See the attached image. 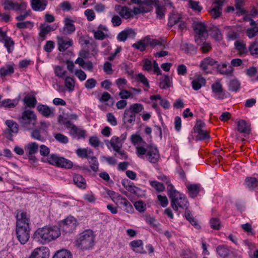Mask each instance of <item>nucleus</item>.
I'll return each instance as SVG.
<instances>
[{
	"label": "nucleus",
	"instance_id": "nucleus-13",
	"mask_svg": "<svg viewBox=\"0 0 258 258\" xmlns=\"http://www.w3.org/2000/svg\"><path fill=\"white\" fill-rule=\"evenodd\" d=\"M56 38L58 49L60 51H64L73 44V41L70 38L57 36Z\"/></svg>",
	"mask_w": 258,
	"mask_h": 258
},
{
	"label": "nucleus",
	"instance_id": "nucleus-45",
	"mask_svg": "<svg viewBox=\"0 0 258 258\" xmlns=\"http://www.w3.org/2000/svg\"><path fill=\"white\" fill-rule=\"evenodd\" d=\"M185 217L186 219L192 224L195 228L197 229H199L201 228V226L195 219V218L192 216V215L190 213L189 211H185L184 213Z\"/></svg>",
	"mask_w": 258,
	"mask_h": 258
},
{
	"label": "nucleus",
	"instance_id": "nucleus-9",
	"mask_svg": "<svg viewBox=\"0 0 258 258\" xmlns=\"http://www.w3.org/2000/svg\"><path fill=\"white\" fill-rule=\"evenodd\" d=\"M106 193L118 207L120 206L121 207V206L123 205L126 206V208L132 207V205L127 200L123 198L118 193L111 190H107Z\"/></svg>",
	"mask_w": 258,
	"mask_h": 258
},
{
	"label": "nucleus",
	"instance_id": "nucleus-32",
	"mask_svg": "<svg viewBox=\"0 0 258 258\" xmlns=\"http://www.w3.org/2000/svg\"><path fill=\"white\" fill-rule=\"evenodd\" d=\"M237 130L239 132L249 134L250 132V125L244 120L237 122Z\"/></svg>",
	"mask_w": 258,
	"mask_h": 258
},
{
	"label": "nucleus",
	"instance_id": "nucleus-15",
	"mask_svg": "<svg viewBox=\"0 0 258 258\" xmlns=\"http://www.w3.org/2000/svg\"><path fill=\"white\" fill-rule=\"evenodd\" d=\"M143 69L148 72L153 71L154 73L156 74L157 75H161L162 74L161 70L157 62L155 60L152 62L150 60L147 58L143 60Z\"/></svg>",
	"mask_w": 258,
	"mask_h": 258
},
{
	"label": "nucleus",
	"instance_id": "nucleus-3",
	"mask_svg": "<svg viewBox=\"0 0 258 258\" xmlns=\"http://www.w3.org/2000/svg\"><path fill=\"white\" fill-rule=\"evenodd\" d=\"M95 243V235L92 230L88 229L79 234L76 238L75 246L82 250L92 248Z\"/></svg>",
	"mask_w": 258,
	"mask_h": 258
},
{
	"label": "nucleus",
	"instance_id": "nucleus-25",
	"mask_svg": "<svg viewBox=\"0 0 258 258\" xmlns=\"http://www.w3.org/2000/svg\"><path fill=\"white\" fill-rule=\"evenodd\" d=\"M217 66V61L211 57L204 58L200 63V68L204 71H207L212 67Z\"/></svg>",
	"mask_w": 258,
	"mask_h": 258
},
{
	"label": "nucleus",
	"instance_id": "nucleus-10",
	"mask_svg": "<svg viewBox=\"0 0 258 258\" xmlns=\"http://www.w3.org/2000/svg\"><path fill=\"white\" fill-rule=\"evenodd\" d=\"M171 205L173 208L187 210L189 203L184 195L179 194L178 196L171 199Z\"/></svg>",
	"mask_w": 258,
	"mask_h": 258
},
{
	"label": "nucleus",
	"instance_id": "nucleus-4",
	"mask_svg": "<svg viewBox=\"0 0 258 258\" xmlns=\"http://www.w3.org/2000/svg\"><path fill=\"white\" fill-rule=\"evenodd\" d=\"M18 120L20 126L25 130H31L35 127L37 118L34 111L25 108L19 115Z\"/></svg>",
	"mask_w": 258,
	"mask_h": 258
},
{
	"label": "nucleus",
	"instance_id": "nucleus-2",
	"mask_svg": "<svg viewBox=\"0 0 258 258\" xmlns=\"http://www.w3.org/2000/svg\"><path fill=\"white\" fill-rule=\"evenodd\" d=\"M136 153L139 158L146 159L153 164L157 163L160 157L157 147L155 145H149L146 143L138 148Z\"/></svg>",
	"mask_w": 258,
	"mask_h": 258
},
{
	"label": "nucleus",
	"instance_id": "nucleus-50",
	"mask_svg": "<svg viewBox=\"0 0 258 258\" xmlns=\"http://www.w3.org/2000/svg\"><path fill=\"white\" fill-rule=\"evenodd\" d=\"M171 86V80L167 75H165L161 79L159 87L161 89H166Z\"/></svg>",
	"mask_w": 258,
	"mask_h": 258
},
{
	"label": "nucleus",
	"instance_id": "nucleus-16",
	"mask_svg": "<svg viewBox=\"0 0 258 258\" xmlns=\"http://www.w3.org/2000/svg\"><path fill=\"white\" fill-rule=\"evenodd\" d=\"M3 6L5 10L18 11L25 9L27 7V4L25 2L19 4L11 0H4Z\"/></svg>",
	"mask_w": 258,
	"mask_h": 258
},
{
	"label": "nucleus",
	"instance_id": "nucleus-26",
	"mask_svg": "<svg viewBox=\"0 0 258 258\" xmlns=\"http://www.w3.org/2000/svg\"><path fill=\"white\" fill-rule=\"evenodd\" d=\"M76 153L77 156L81 158H86L90 160L92 157L93 152L91 149L89 148H79L76 150Z\"/></svg>",
	"mask_w": 258,
	"mask_h": 258
},
{
	"label": "nucleus",
	"instance_id": "nucleus-6",
	"mask_svg": "<svg viewBox=\"0 0 258 258\" xmlns=\"http://www.w3.org/2000/svg\"><path fill=\"white\" fill-rule=\"evenodd\" d=\"M192 25L196 33L195 41L198 44H200L207 34V26L204 23L200 21L195 22Z\"/></svg>",
	"mask_w": 258,
	"mask_h": 258
},
{
	"label": "nucleus",
	"instance_id": "nucleus-28",
	"mask_svg": "<svg viewBox=\"0 0 258 258\" xmlns=\"http://www.w3.org/2000/svg\"><path fill=\"white\" fill-rule=\"evenodd\" d=\"M123 121L125 124L133 125L136 121V115L128 109H126L124 112Z\"/></svg>",
	"mask_w": 258,
	"mask_h": 258
},
{
	"label": "nucleus",
	"instance_id": "nucleus-30",
	"mask_svg": "<svg viewBox=\"0 0 258 258\" xmlns=\"http://www.w3.org/2000/svg\"><path fill=\"white\" fill-rule=\"evenodd\" d=\"M130 140L132 144L135 146L136 151L138 149V148L146 143L140 135L138 134L132 135L130 137Z\"/></svg>",
	"mask_w": 258,
	"mask_h": 258
},
{
	"label": "nucleus",
	"instance_id": "nucleus-14",
	"mask_svg": "<svg viewBox=\"0 0 258 258\" xmlns=\"http://www.w3.org/2000/svg\"><path fill=\"white\" fill-rule=\"evenodd\" d=\"M0 42L3 43L7 49L8 53H12L14 48V42L12 38L7 35L0 28Z\"/></svg>",
	"mask_w": 258,
	"mask_h": 258
},
{
	"label": "nucleus",
	"instance_id": "nucleus-29",
	"mask_svg": "<svg viewBox=\"0 0 258 258\" xmlns=\"http://www.w3.org/2000/svg\"><path fill=\"white\" fill-rule=\"evenodd\" d=\"M54 30L55 29L52 28L50 25H41L40 32L39 33L38 40L40 42L44 41L46 39V36L48 33Z\"/></svg>",
	"mask_w": 258,
	"mask_h": 258
},
{
	"label": "nucleus",
	"instance_id": "nucleus-22",
	"mask_svg": "<svg viewBox=\"0 0 258 258\" xmlns=\"http://www.w3.org/2000/svg\"><path fill=\"white\" fill-rule=\"evenodd\" d=\"M212 90L214 93V96L218 99H223L225 97V93L223 91L222 85L219 81L214 83L212 86Z\"/></svg>",
	"mask_w": 258,
	"mask_h": 258
},
{
	"label": "nucleus",
	"instance_id": "nucleus-1",
	"mask_svg": "<svg viewBox=\"0 0 258 258\" xmlns=\"http://www.w3.org/2000/svg\"><path fill=\"white\" fill-rule=\"evenodd\" d=\"M60 235V230L56 226H45L38 228L34 233L32 238L36 242L42 244L48 243Z\"/></svg>",
	"mask_w": 258,
	"mask_h": 258
},
{
	"label": "nucleus",
	"instance_id": "nucleus-24",
	"mask_svg": "<svg viewBox=\"0 0 258 258\" xmlns=\"http://www.w3.org/2000/svg\"><path fill=\"white\" fill-rule=\"evenodd\" d=\"M47 5L46 0H31V6L35 11H43Z\"/></svg>",
	"mask_w": 258,
	"mask_h": 258
},
{
	"label": "nucleus",
	"instance_id": "nucleus-62",
	"mask_svg": "<svg viewBox=\"0 0 258 258\" xmlns=\"http://www.w3.org/2000/svg\"><path fill=\"white\" fill-rule=\"evenodd\" d=\"M188 4L189 7L195 11L200 12L202 10V7L200 5L198 2L189 0Z\"/></svg>",
	"mask_w": 258,
	"mask_h": 258
},
{
	"label": "nucleus",
	"instance_id": "nucleus-23",
	"mask_svg": "<svg viewBox=\"0 0 258 258\" xmlns=\"http://www.w3.org/2000/svg\"><path fill=\"white\" fill-rule=\"evenodd\" d=\"M136 33L132 29H126L120 32L117 35V40L119 41H125L128 38H134Z\"/></svg>",
	"mask_w": 258,
	"mask_h": 258
},
{
	"label": "nucleus",
	"instance_id": "nucleus-54",
	"mask_svg": "<svg viewBox=\"0 0 258 258\" xmlns=\"http://www.w3.org/2000/svg\"><path fill=\"white\" fill-rule=\"evenodd\" d=\"M147 41H148V39L145 38L143 40H141L137 43L134 44L133 47L143 51L145 50L148 46Z\"/></svg>",
	"mask_w": 258,
	"mask_h": 258
},
{
	"label": "nucleus",
	"instance_id": "nucleus-21",
	"mask_svg": "<svg viewBox=\"0 0 258 258\" xmlns=\"http://www.w3.org/2000/svg\"><path fill=\"white\" fill-rule=\"evenodd\" d=\"M115 10L122 18L128 19L133 18L132 10L126 6L117 5Z\"/></svg>",
	"mask_w": 258,
	"mask_h": 258
},
{
	"label": "nucleus",
	"instance_id": "nucleus-59",
	"mask_svg": "<svg viewBox=\"0 0 258 258\" xmlns=\"http://www.w3.org/2000/svg\"><path fill=\"white\" fill-rule=\"evenodd\" d=\"M196 132L198 133V135L196 137V138L198 140H204L209 139L210 138L209 132H208L207 130H203Z\"/></svg>",
	"mask_w": 258,
	"mask_h": 258
},
{
	"label": "nucleus",
	"instance_id": "nucleus-20",
	"mask_svg": "<svg viewBox=\"0 0 258 258\" xmlns=\"http://www.w3.org/2000/svg\"><path fill=\"white\" fill-rule=\"evenodd\" d=\"M16 219V225L30 226V215L26 211L18 212Z\"/></svg>",
	"mask_w": 258,
	"mask_h": 258
},
{
	"label": "nucleus",
	"instance_id": "nucleus-37",
	"mask_svg": "<svg viewBox=\"0 0 258 258\" xmlns=\"http://www.w3.org/2000/svg\"><path fill=\"white\" fill-rule=\"evenodd\" d=\"M205 84V80L200 75L196 76L195 78L191 82L192 88L195 90H199L201 88L202 85Z\"/></svg>",
	"mask_w": 258,
	"mask_h": 258
},
{
	"label": "nucleus",
	"instance_id": "nucleus-39",
	"mask_svg": "<svg viewBox=\"0 0 258 258\" xmlns=\"http://www.w3.org/2000/svg\"><path fill=\"white\" fill-rule=\"evenodd\" d=\"M110 144L115 151H119L121 149L123 143L120 142L118 137L113 136L110 141Z\"/></svg>",
	"mask_w": 258,
	"mask_h": 258
},
{
	"label": "nucleus",
	"instance_id": "nucleus-64",
	"mask_svg": "<svg viewBox=\"0 0 258 258\" xmlns=\"http://www.w3.org/2000/svg\"><path fill=\"white\" fill-rule=\"evenodd\" d=\"M246 35L250 39H251L258 34V27L254 26L252 28H248L246 31Z\"/></svg>",
	"mask_w": 258,
	"mask_h": 258
},
{
	"label": "nucleus",
	"instance_id": "nucleus-47",
	"mask_svg": "<svg viewBox=\"0 0 258 258\" xmlns=\"http://www.w3.org/2000/svg\"><path fill=\"white\" fill-rule=\"evenodd\" d=\"M127 109L136 115V114L141 112L144 110V107L143 104L137 103L131 105Z\"/></svg>",
	"mask_w": 258,
	"mask_h": 258
},
{
	"label": "nucleus",
	"instance_id": "nucleus-34",
	"mask_svg": "<svg viewBox=\"0 0 258 258\" xmlns=\"http://www.w3.org/2000/svg\"><path fill=\"white\" fill-rule=\"evenodd\" d=\"M245 183L250 190H253L258 186V177H248L245 178Z\"/></svg>",
	"mask_w": 258,
	"mask_h": 258
},
{
	"label": "nucleus",
	"instance_id": "nucleus-60",
	"mask_svg": "<svg viewBox=\"0 0 258 258\" xmlns=\"http://www.w3.org/2000/svg\"><path fill=\"white\" fill-rule=\"evenodd\" d=\"M53 136L55 139L59 143L67 144L69 142L68 138L63 134L60 133L54 134Z\"/></svg>",
	"mask_w": 258,
	"mask_h": 258
},
{
	"label": "nucleus",
	"instance_id": "nucleus-48",
	"mask_svg": "<svg viewBox=\"0 0 258 258\" xmlns=\"http://www.w3.org/2000/svg\"><path fill=\"white\" fill-rule=\"evenodd\" d=\"M52 258H72V255L69 251L62 249L57 251Z\"/></svg>",
	"mask_w": 258,
	"mask_h": 258
},
{
	"label": "nucleus",
	"instance_id": "nucleus-27",
	"mask_svg": "<svg viewBox=\"0 0 258 258\" xmlns=\"http://www.w3.org/2000/svg\"><path fill=\"white\" fill-rule=\"evenodd\" d=\"M236 50L239 55H246L248 53V49L246 44L240 40H236L234 43Z\"/></svg>",
	"mask_w": 258,
	"mask_h": 258
},
{
	"label": "nucleus",
	"instance_id": "nucleus-49",
	"mask_svg": "<svg viewBox=\"0 0 258 258\" xmlns=\"http://www.w3.org/2000/svg\"><path fill=\"white\" fill-rule=\"evenodd\" d=\"M218 70L220 73L224 75L231 74L233 72V69L230 66H228L226 63H223L219 66Z\"/></svg>",
	"mask_w": 258,
	"mask_h": 258
},
{
	"label": "nucleus",
	"instance_id": "nucleus-31",
	"mask_svg": "<svg viewBox=\"0 0 258 258\" xmlns=\"http://www.w3.org/2000/svg\"><path fill=\"white\" fill-rule=\"evenodd\" d=\"M37 109L43 116L46 117L53 115L54 111L53 109H51L45 105H39L37 107Z\"/></svg>",
	"mask_w": 258,
	"mask_h": 258
},
{
	"label": "nucleus",
	"instance_id": "nucleus-35",
	"mask_svg": "<svg viewBox=\"0 0 258 258\" xmlns=\"http://www.w3.org/2000/svg\"><path fill=\"white\" fill-rule=\"evenodd\" d=\"M73 181L75 184L79 188L85 189L87 184L85 178L80 174H75L73 176Z\"/></svg>",
	"mask_w": 258,
	"mask_h": 258
},
{
	"label": "nucleus",
	"instance_id": "nucleus-56",
	"mask_svg": "<svg viewBox=\"0 0 258 258\" xmlns=\"http://www.w3.org/2000/svg\"><path fill=\"white\" fill-rule=\"evenodd\" d=\"M167 189L168 191V195L169 197L172 199L179 194L174 188V186L170 183H168L167 186Z\"/></svg>",
	"mask_w": 258,
	"mask_h": 258
},
{
	"label": "nucleus",
	"instance_id": "nucleus-40",
	"mask_svg": "<svg viewBox=\"0 0 258 258\" xmlns=\"http://www.w3.org/2000/svg\"><path fill=\"white\" fill-rule=\"evenodd\" d=\"M249 52L251 55L258 57V39H255L253 42L250 43L248 52Z\"/></svg>",
	"mask_w": 258,
	"mask_h": 258
},
{
	"label": "nucleus",
	"instance_id": "nucleus-11",
	"mask_svg": "<svg viewBox=\"0 0 258 258\" xmlns=\"http://www.w3.org/2000/svg\"><path fill=\"white\" fill-rule=\"evenodd\" d=\"M168 26L170 27L175 26L181 30H183L186 28L185 23L183 21L180 15L178 14H173L169 17Z\"/></svg>",
	"mask_w": 258,
	"mask_h": 258
},
{
	"label": "nucleus",
	"instance_id": "nucleus-57",
	"mask_svg": "<svg viewBox=\"0 0 258 258\" xmlns=\"http://www.w3.org/2000/svg\"><path fill=\"white\" fill-rule=\"evenodd\" d=\"M222 8L220 6H214L210 10L209 12L212 18L216 19L219 17L221 14Z\"/></svg>",
	"mask_w": 258,
	"mask_h": 258
},
{
	"label": "nucleus",
	"instance_id": "nucleus-63",
	"mask_svg": "<svg viewBox=\"0 0 258 258\" xmlns=\"http://www.w3.org/2000/svg\"><path fill=\"white\" fill-rule=\"evenodd\" d=\"M145 220L147 223L154 227H157L158 225L159 224L154 217L151 216L149 215H145Z\"/></svg>",
	"mask_w": 258,
	"mask_h": 258
},
{
	"label": "nucleus",
	"instance_id": "nucleus-38",
	"mask_svg": "<svg viewBox=\"0 0 258 258\" xmlns=\"http://www.w3.org/2000/svg\"><path fill=\"white\" fill-rule=\"evenodd\" d=\"M24 149L29 155H32L38 151V145L35 142H31L26 145Z\"/></svg>",
	"mask_w": 258,
	"mask_h": 258
},
{
	"label": "nucleus",
	"instance_id": "nucleus-55",
	"mask_svg": "<svg viewBox=\"0 0 258 258\" xmlns=\"http://www.w3.org/2000/svg\"><path fill=\"white\" fill-rule=\"evenodd\" d=\"M150 185L158 192L163 191L165 189L164 184L158 181H150Z\"/></svg>",
	"mask_w": 258,
	"mask_h": 258
},
{
	"label": "nucleus",
	"instance_id": "nucleus-52",
	"mask_svg": "<svg viewBox=\"0 0 258 258\" xmlns=\"http://www.w3.org/2000/svg\"><path fill=\"white\" fill-rule=\"evenodd\" d=\"M5 123L12 133H17L18 132V124L15 121L12 120H7Z\"/></svg>",
	"mask_w": 258,
	"mask_h": 258
},
{
	"label": "nucleus",
	"instance_id": "nucleus-61",
	"mask_svg": "<svg viewBox=\"0 0 258 258\" xmlns=\"http://www.w3.org/2000/svg\"><path fill=\"white\" fill-rule=\"evenodd\" d=\"M16 26L19 29H32L34 26V24L31 21H25L17 23Z\"/></svg>",
	"mask_w": 258,
	"mask_h": 258
},
{
	"label": "nucleus",
	"instance_id": "nucleus-44",
	"mask_svg": "<svg viewBox=\"0 0 258 258\" xmlns=\"http://www.w3.org/2000/svg\"><path fill=\"white\" fill-rule=\"evenodd\" d=\"M121 184L128 191L132 194H135L136 186L134 185L133 182H131L128 179H123L121 181Z\"/></svg>",
	"mask_w": 258,
	"mask_h": 258
},
{
	"label": "nucleus",
	"instance_id": "nucleus-12",
	"mask_svg": "<svg viewBox=\"0 0 258 258\" xmlns=\"http://www.w3.org/2000/svg\"><path fill=\"white\" fill-rule=\"evenodd\" d=\"M66 127L69 130L70 134L78 139L84 138L86 131L73 124L70 121H67L65 123Z\"/></svg>",
	"mask_w": 258,
	"mask_h": 258
},
{
	"label": "nucleus",
	"instance_id": "nucleus-7",
	"mask_svg": "<svg viewBox=\"0 0 258 258\" xmlns=\"http://www.w3.org/2000/svg\"><path fill=\"white\" fill-rule=\"evenodd\" d=\"M78 224L73 217H68L59 223L58 229L65 233H72L76 229Z\"/></svg>",
	"mask_w": 258,
	"mask_h": 258
},
{
	"label": "nucleus",
	"instance_id": "nucleus-17",
	"mask_svg": "<svg viewBox=\"0 0 258 258\" xmlns=\"http://www.w3.org/2000/svg\"><path fill=\"white\" fill-rule=\"evenodd\" d=\"M64 26L60 32L64 35H70L76 31V27L74 24V21L70 17H67L63 21Z\"/></svg>",
	"mask_w": 258,
	"mask_h": 258
},
{
	"label": "nucleus",
	"instance_id": "nucleus-58",
	"mask_svg": "<svg viewBox=\"0 0 258 258\" xmlns=\"http://www.w3.org/2000/svg\"><path fill=\"white\" fill-rule=\"evenodd\" d=\"M115 84L119 90L124 89L127 84V81L125 78H120L115 81Z\"/></svg>",
	"mask_w": 258,
	"mask_h": 258
},
{
	"label": "nucleus",
	"instance_id": "nucleus-53",
	"mask_svg": "<svg viewBox=\"0 0 258 258\" xmlns=\"http://www.w3.org/2000/svg\"><path fill=\"white\" fill-rule=\"evenodd\" d=\"M64 85L68 90L72 92L74 90L75 81L73 78L70 77H67L64 80Z\"/></svg>",
	"mask_w": 258,
	"mask_h": 258
},
{
	"label": "nucleus",
	"instance_id": "nucleus-18",
	"mask_svg": "<svg viewBox=\"0 0 258 258\" xmlns=\"http://www.w3.org/2000/svg\"><path fill=\"white\" fill-rule=\"evenodd\" d=\"M94 37L97 40H103L106 37H108V29L105 25L100 24L97 29L92 30Z\"/></svg>",
	"mask_w": 258,
	"mask_h": 258
},
{
	"label": "nucleus",
	"instance_id": "nucleus-33",
	"mask_svg": "<svg viewBox=\"0 0 258 258\" xmlns=\"http://www.w3.org/2000/svg\"><path fill=\"white\" fill-rule=\"evenodd\" d=\"M130 246L133 250L137 252L140 253H146L147 252L143 250L142 247L143 245V242L142 240H135L131 241L130 243Z\"/></svg>",
	"mask_w": 258,
	"mask_h": 258
},
{
	"label": "nucleus",
	"instance_id": "nucleus-41",
	"mask_svg": "<svg viewBox=\"0 0 258 258\" xmlns=\"http://www.w3.org/2000/svg\"><path fill=\"white\" fill-rule=\"evenodd\" d=\"M14 72V64H7L0 69L1 77H6L13 74Z\"/></svg>",
	"mask_w": 258,
	"mask_h": 258
},
{
	"label": "nucleus",
	"instance_id": "nucleus-51",
	"mask_svg": "<svg viewBox=\"0 0 258 258\" xmlns=\"http://www.w3.org/2000/svg\"><path fill=\"white\" fill-rule=\"evenodd\" d=\"M24 102L26 105L30 108H34L37 103L36 99L33 96H26L24 98Z\"/></svg>",
	"mask_w": 258,
	"mask_h": 258
},
{
	"label": "nucleus",
	"instance_id": "nucleus-46",
	"mask_svg": "<svg viewBox=\"0 0 258 258\" xmlns=\"http://www.w3.org/2000/svg\"><path fill=\"white\" fill-rule=\"evenodd\" d=\"M216 250L218 254L223 258H227L229 255V249L225 245H219Z\"/></svg>",
	"mask_w": 258,
	"mask_h": 258
},
{
	"label": "nucleus",
	"instance_id": "nucleus-8",
	"mask_svg": "<svg viewBox=\"0 0 258 258\" xmlns=\"http://www.w3.org/2000/svg\"><path fill=\"white\" fill-rule=\"evenodd\" d=\"M30 226L16 225V234L19 242L24 244L26 243L30 238Z\"/></svg>",
	"mask_w": 258,
	"mask_h": 258
},
{
	"label": "nucleus",
	"instance_id": "nucleus-43",
	"mask_svg": "<svg viewBox=\"0 0 258 258\" xmlns=\"http://www.w3.org/2000/svg\"><path fill=\"white\" fill-rule=\"evenodd\" d=\"M18 104V101L7 99L0 101V107L5 108H14Z\"/></svg>",
	"mask_w": 258,
	"mask_h": 258
},
{
	"label": "nucleus",
	"instance_id": "nucleus-5",
	"mask_svg": "<svg viewBox=\"0 0 258 258\" xmlns=\"http://www.w3.org/2000/svg\"><path fill=\"white\" fill-rule=\"evenodd\" d=\"M47 160L50 164L58 167L70 169L73 166V162L70 160L54 154L48 156Z\"/></svg>",
	"mask_w": 258,
	"mask_h": 258
},
{
	"label": "nucleus",
	"instance_id": "nucleus-19",
	"mask_svg": "<svg viewBox=\"0 0 258 258\" xmlns=\"http://www.w3.org/2000/svg\"><path fill=\"white\" fill-rule=\"evenodd\" d=\"M49 249L48 248L42 246L35 248L30 255L29 258H49Z\"/></svg>",
	"mask_w": 258,
	"mask_h": 258
},
{
	"label": "nucleus",
	"instance_id": "nucleus-42",
	"mask_svg": "<svg viewBox=\"0 0 258 258\" xmlns=\"http://www.w3.org/2000/svg\"><path fill=\"white\" fill-rule=\"evenodd\" d=\"M136 80L137 81L141 83L144 86V91H148L150 86L148 80L145 75L141 73L138 74L136 76Z\"/></svg>",
	"mask_w": 258,
	"mask_h": 258
},
{
	"label": "nucleus",
	"instance_id": "nucleus-36",
	"mask_svg": "<svg viewBox=\"0 0 258 258\" xmlns=\"http://www.w3.org/2000/svg\"><path fill=\"white\" fill-rule=\"evenodd\" d=\"M187 188L189 196L191 198H194L196 197L199 193L200 185L197 184L187 185Z\"/></svg>",
	"mask_w": 258,
	"mask_h": 258
}]
</instances>
